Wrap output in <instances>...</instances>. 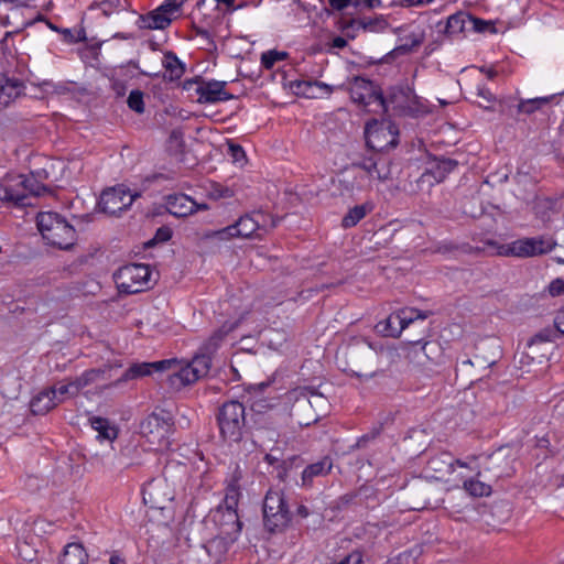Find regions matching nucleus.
Returning <instances> with one entry per match:
<instances>
[{
	"mask_svg": "<svg viewBox=\"0 0 564 564\" xmlns=\"http://www.w3.org/2000/svg\"><path fill=\"white\" fill-rule=\"evenodd\" d=\"M236 326V323H225L202 345L199 354L189 364L185 366L175 364V369L166 376L170 387L174 390H180L206 376L210 369V356L219 348L224 338Z\"/></svg>",
	"mask_w": 564,
	"mask_h": 564,
	"instance_id": "nucleus-1",
	"label": "nucleus"
},
{
	"mask_svg": "<svg viewBox=\"0 0 564 564\" xmlns=\"http://www.w3.org/2000/svg\"><path fill=\"white\" fill-rule=\"evenodd\" d=\"M383 348H375L366 340H355L340 347L336 354V365L345 373L359 379H369L376 375L379 357Z\"/></svg>",
	"mask_w": 564,
	"mask_h": 564,
	"instance_id": "nucleus-2",
	"label": "nucleus"
},
{
	"mask_svg": "<svg viewBox=\"0 0 564 564\" xmlns=\"http://www.w3.org/2000/svg\"><path fill=\"white\" fill-rule=\"evenodd\" d=\"M241 478L242 471L239 467H236L227 484L223 503L210 513L212 520L219 528L220 533L229 540L236 539L242 527L237 512L241 496L239 485Z\"/></svg>",
	"mask_w": 564,
	"mask_h": 564,
	"instance_id": "nucleus-3",
	"label": "nucleus"
},
{
	"mask_svg": "<svg viewBox=\"0 0 564 564\" xmlns=\"http://www.w3.org/2000/svg\"><path fill=\"white\" fill-rule=\"evenodd\" d=\"M291 405V416L302 426L317 422L328 412L327 398L310 387L293 389L288 394Z\"/></svg>",
	"mask_w": 564,
	"mask_h": 564,
	"instance_id": "nucleus-4",
	"label": "nucleus"
},
{
	"mask_svg": "<svg viewBox=\"0 0 564 564\" xmlns=\"http://www.w3.org/2000/svg\"><path fill=\"white\" fill-rule=\"evenodd\" d=\"M365 171L369 177L384 182L391 178V160L383 153H372L370 156L364 158L361 161L354 162L351 169L347 171L340 180V185L351 192L355 188L360 191L362 185L357 181L355 170Z\"/></svg>",
	"mask_w": 564,
	"mask_h": 564,
	"instance_id": "nucleus-5",
	"label": "nucleus"
},
{
	"mask_svg": "<svg viewBox=\"0 0 564 564\" xmlns=\"http://www.w3.org/2000/svg\"><path fill=\"white\" fill-rule=\"evenodd\" d=\"M36 224L47 243L61 249H68L74 245L76 231L59 214L40 213L36 217Z\"/></svg>",
	"mask_w": 564,
	"mask_h": 564,
	"instance_id": "nucleus-6",
	"label": "nucleus"
},
{
	"mask_svg": "<svg viewBox=\"0 0 564 564\" xmlns=\"http://www.w3.org/2000/svg\"><path fill=\"white\" fill-rule=\"evenodd\" d=\"M217 422L220 435L228 442L237 443L242 438L246 425V411L238 401L226 402L219 409Z\"/></svg>",
	"mask_w": 564,
	"mask_h": 564,
	"instance_id": "nucleus-7",
	"label": "nucleus"
},
{
	"mask_svg": "<svg viewBox=\"0 0 564 564\" xmlns=\"http://www.w3.org/2000/svg\"><path fill=\"white\" fill-rule=\"evenodd\" d=\"M354 102L362 106L369 112H386V100L381 90L371 82L362 77H355L347 84Z\"/></svg>",
	"mask_w": 564,
	"mask_h": 564,
	"instance_id": "nucleus-8",
	"label": "nucleus"
},
{
	"mask_svg": "<svg viewBox=\"0 0 564 564\" xmlns=\"http://www.w3.org/2000/svg\"><path fill=\"white\" fill-rule=\"evenodd\" d=\"M173 417L169 412H153L140 426L141 434L151 445L156 446L158 451L166 449L170 445L169 437L173 430Z\"/></svg>",
	"mask_w": 564,
	"mask_h": 564,
	"instance_id": "nucleus-9",
	"label": "nucleus"
},
{
	"mask_svg": "<svg viewBox=\"0 0 564 564\" xmlns=\"http://www.w3.org/2000/svg\"><path fill=\"white\" fill-rule=\"evenodd\" d=\"M264 525L270 532L283 530L291 520L285 497L282 491L270 489L263 501Z\"/></svg>",
	"mask_w": 564,
	"mask_h": 564,
	"instance_id": "nucleus-10",
	"label": "nucleus"
},
{
	"mask_svg": "<svg viewBox=\"0 0 564 564\" xmlns=\"http://www.w3.org/2000/svg\"><path fill=\"white\" fill-rule=\"evenodd\" d=\"M115 280L120 292L134 294L150 288L151 270L148 264L130 263L115 273Z\"/></svg>",
	"mask_w": 564,
	"mask_h": 564,
	"instance_id": "nucleus-11",
	"label": "nucleus"
},
{
	"mask_svg": "<svg viewBox=\"0 0 564 564\" xmlns=\"http://www.w3.org/2000/svg\"><path fill=\"white\" fill-rule=\"evenodd\" d=\"M46 187L33 176L19 175L10 184H0V200L13 202L15 205H30L29 196H40Z\"/></svg>",
	"mask_w": 564,
	"mask_h": 564,
	"instance_id": "nucleus-12",
	"label": "nucleus"
},
{
	"mask_svg": "<svg viewBox=\"0 0 564 564\" xmlns=\"http://www.w3.org/2000/svg\"><path fill=\"white\" fill-rule=\"evenodd\" d=\"M556 242L551 237L540 236L534 238H523L509 245L500 246L498 254L514 257H535L554 249Z\"/></svg>",
	"mask_w": 564,
	"mask_h": 564,
	"instance_id": "nucleus-13",
	"label": "nucleus"
},
{
	"mask_svg": "<svg viewBox=\"0 0 564 564\" xmlns=\"http://www.w3.org/2000/svg\"><path fill=\"white\" fill-rule=\"evenodd\" d=\"M183 0H165L159 8L140 14L137 25L145 30H164L172 22V15L182 7Z\"/></svg>",
	"mask_w": 564,
	"mask_h": 564,
	"instance_id": "nucleus-14",
	"label": "nucleus"
},
{
	"mask_svg": "<svg viewBox=\"0 0 564 564\" xmlns=\"http://www.w3.org/2000/svg\"><path fill=\"white\" fill-rule=\"evenodd\" d=\"M138 196V193L132 194L123 185H119L104 191L98 205L104 213L115 216L130 207Z\"/></svg>",
	"mask_w": 564,
	"mask_h": 564,
	"instance_id": "nucleus-15",
	"label": "nucleus"
},
{
	"mask_svg": "<svg viewBox=\"0 0 564 564\" xmlns=\"http://www.w3.org/2000/svg\"><path fill=\"white\" fill-rule=\"evenodd\" d=\"M278 220L272 216L258 212L241 216L232 225L236 229L235 232L238 238L248 239L253 236L260 237V234H258V231H267L268 227L274 228Z\"/></svg>",
	"mask_w": 564,
	"mask_h": 564,
	"instance_id": "nucleus-16",
	"label": "nucleus"
},
{
	"mask_svg": "<svg viewBox=\"0 0 564 564\" xmlns=\"http://www.w3.org/2000/svg\"><path fill=\"white\" fill-rule=\"evenodd\" d=\"M366 143L373 153H383V151L392 149L397 145V132L393 130L391 124H367L366 130Z\"/></svg>",
	"mask_w": 564,
	"mask_h": 564,
	"instance_id": "nucleus-17",
	"label": "nucleus"
},
{
	"mask_svg": "<svg viewBox=\"0 0 564 564\" xmlns=\"http://www.w3.org/2000/svg\"><path fill=\"white\" fill-rule=\"evenodd\" d=\"M142 495L145 505L163 510L174 499V489L166 479L158 478L143 487Z\"/></svg>",
	"mask_w": 564,
	"mask_h": 564,
	"instance_id": "nucleus-18",
	"label": "nucleus"
},
{
	"mask_svg": "<svg viewBox=\"0 0 564 564\" xmlns=\"http://www.w3.org/2000/svg\"><path fill=\"white\" fill-rule=\"evenodd\" d=\"M558 333L560 332L556 328H544L540 330L528 344L527 351H523L518 356L519 362L530 365L538 359V362L541 364L546 356L545 354H542L536 357V355L542 350L540 346L542 344L554 341L558 337Z\"/></svg>",
	"mask_w": 564,
	"mask_h": 564,
	"instance_id": "nucleus-19",
	"label": "nucleus"
},
{
	"mask_svg": "<svg viewBox=\"0 0 564 564\" xmlns=\"http://www.w3.org/2000/svg\"><path fill=\"white\" fill-rule=\"evenodd\" d=\"M227 83L218 80L202 82L196 87L198 101L203 104H214L232 98V95L225 90Z\"/></svg>",
	"mask_w": 564,
	"mask_h": 564,
	"instance_id": "nucleus-20",
	"label": "nucleus"
},
{
	"mask_svg": "<svg viewBox=\"0 0 564 564\" xmlns=\"http://www.w3.org/2000/svg\"><path fill=\"white\" fill-rule=\"evenodd\" d=\"M454 464L460 467H468V464L459 459H454L449 454L442 453L432 457L426 466L430 476L436 480H444L446 476L453 473Z\"/></svg>",
	"mask_w": 564,
	"mask_h": 564,
	"instance_id": "nucleus-21",
	"label": "nucleus"
},
{
	"mask_svg": "<svg viewBox=\"0 0 564 564\" xmlns=\"http://www.w3.org/2000/svg\"><path fill=\"white\" fill-rule=\"evenodd\" d=\"M456 165L457 162L451 159L436 160L434 164L420 176L417 184L433 186L435 183H441Z\"/></svg>",
	"mask_w": 564,
	"mask_h": 564,
	"instance_id": "nucleus-22",
	"label": "nucleus"
},
{
	"mask_svg": "<svg viewBox=\"0 0 564 564\" xmlns=\"http://www.w3.org/2000/svg\"><path fill=\"white\" fill-rule=\"evenodd\" d=\"M410 344L412 345L410 355L421 366L425 364L424 360L437 364L443 358V348L435 340L425 341L421 346L420 340L410 341Z\"/></svg>",
	"mask_w": 564,
	"mask_h": 564,
	"instance_id": "nucleus-23",
	"label": "nucleus"
},
{
	"mask_svg": "<svg viewBox=\"0 0 564 564\" xmlns=\"http://www.w3.org/2000/svg\"><path fill=\"white\" fill-rule=\"evenodd\" d=\"M206 205L196 204L189 196L185 194H174L166 197V209L176 217H186L197 209H206Z\"/></svg>",
	"mask_w": 564,
	"mask_h": 564,
	"instance_id": "nucleus-24",
	"label": "nucleus"
},
{
	"mask_svg": "<svg viewBox=\"0 0 564 564\" xmlns=\"http://www.w3.org/2000/svg\"><path fill=\"white\" fill-rule=\"evenodd\" d=\"M532 209L536 219L547 224L561 212L562 202L560 198L536 196Z\"/></svg>",
	"mask_w": 564,
	"mask_h": 564,
	"instance_id": "nucleus-25",
	"label": "nucleus"
},
{
	"mask_svg": "<svg viewBox=\"0 0 564 564\" xmlns=\"http://www.w3.org/2000/svg\"><path fill=\"white\" fill-rule=\"evenodd\" d=\"M23 83L17 78L0 76V110L23 94Z\"/></svg>",
	"mask_w": 564,
	"mask_h": 564,
	"instance_id": "nucleus-26",
	"label": "nucleus"
},
{
	"mask_svg": "<svg viewBox=\"0 0 564 564\" xmlns=\"http://www.w3.org/2000/svg\"><path fill=\"white\" fill-rule=\"evenodd\" d=\"M175 364L176 362H173V366H175ZM165 366L171 367L172 361L164 360V361H159V362L134 364L129 369H127L124 371V373L117 381V383L137 379V378H141L144 376H149L152 373L153 370H162L165 368ZM174 369H175V367H173V369L169 373H171Z\"/></svg>",
	"mask_w": 564,
	"mask_h": 564,
	"instance_id": "nucleus-27",
	"label": "nucleus"
},
{
	"mask_svg": "<svg viewBox=\"0 0 564 564\" xmlns=\"http://www.w3.org/2000/svg\"><path fill=\"white\" fill-rule=\"evenodd\" d=\"M58 404L56 391L47 388L34 397L30 403L31 411L34 414H45Z\"/></svg>",
	"mask_w": 564,
	"mask_h": 564,
	"instance_id": "nucleus-28",
	"label": "nucleus"
},
{
	"mask_svg": "<svg viewBox=\"0 0 564 564\" xmlns=\"http://www.w3.org/2000/svg\"><path fill=\"white\" fill-rule=\"evenodd\" d=\"M474 17L466 12H457L447 19L445 33L453 36L468 32L469 26H475Z\"/></svg>",
	"mask_w": 564,
	"mask_h": 564,
	"instance_id": "nucleus-29",
	"label": "nucleus"
},
{
	"mask_svg": "<svg viewBox=\"0 0 564 564\" xmlns=\"http://www.w3.org/2000/svg\"><path fill=\"white\" fill-rule=\"evenodd\" d=\"M333 467L332 459L324 457L322 460L308 465L302 473L303 485H311L314 477L327 475Z\"/></svg>",
	"mask_w": 564,
	"mask_h": 564,
	"instance_id": "nucleus-30",
	"label": "nucleus"
},
{
	"mask_svg": "<svg viewBox=\"0 0 564 564\" xmlns=\"http://www.w3.org/2000/svg\"><path fill=\"white\" fill-rule=\"evenodd\" d=\"M379 333L384 336L390 337H399L403 329H405L404 324L401 322L399 313L391 314L388 318L382 322H379L376 326Z\"/></svg>",
	"mask_w": 564,
	"mask_h": 564,
	"instance_id": "nucleus-31",
	"label": "nucleus"
},
{
	"mask_svg": "<svg viewBox=\"0 0 564 564\" xmlns=\"http://www.w3.org/2000/svg\"><path fill=\"white\" fill-rule=\"evenodd\" d=\"M88 555L79 543H69L65 546L61 564H87Z\"/></svg>",
	"mask_w": 564,
	"mask_h": 564,
	"instance_id": "nucleus-32",
	"label": "nucleus"
},
{
	"mask_svg": "<svg viewBox=\"0 0 564 564\" xmlns=\"http://www.w3.org/2000/svg\"><path fill=\"white\" fill-rule=\"evenodd\" d=\"M91 427L98 433V437L107 441H113L118 436V430L109 420L93 416L90 420Z\"/></svg>",
	"mask_w": 564,
	"mask_h": 564,
	"instance_id": "nucleus-33",
	"label": "nucleus"
},
{
	"mask_svg": "<svg viewBox=\"0 0 564 564\" xmlns=\"http://www.w3.org/2000/svg\"><path fill=\"white\" fill-rule=\"evenodd\" d=\"M425 40V34L423 31L412 32L410 35L405 37V42L399 46H397L391 54L393 56L410 54L415 51Z\"/></svg>",
	"mask_w": 564,
	"mask_h": 564,
	"instance_id": "nucleus-34",
	"label": "nucleus"
},
{
	"mask_svg": "<svg viewBox=\"0 0 564 564\" xmlns=\"http://www.w3.org/2000/svg\"><path fill=\"white\" fill-rule=\"evenodd\" d=\"M226 540H228V538L217 536L209 540L204 545L206 553L213 558L215 564L219 563L227 552Z\"/></svg>",
	"mask_w": 564,
	"mask_h": 564,
	"instance_id": "nucleus-35",
	"label": "nucleus"
},
{
	"mask_svg": "<svg viewBox=\"0 0 564 564\" xmlns=\"http://www.w3.org/2000/svg\"><path fill=\"white\" fill-rule=\"evenodd\" d=\"M555 96L556 95L554 94L546 97L521 99L517 106V110L519 113L532 115L539 109H541L543 106L550 104Z\"/></svg>",
	"mask_w": 564,
	"mask_h": 564,
	"instance_id": "nucleus-36",
	"label": "nucleus"
},
{
	"mask_svg": "<svg viewBox=\"0 0 564 564\" xmlns=\"http://www.w3.org/2000/svg\"><path fill=\"white\" fill-rule=\"evenodd\" d=\"M163 65L166 69L170 80L180 79L184 74V66L181 61L173 54L166 53L164 55Z\"/></svg>",
	"mask_w": 564,
	"mask_h": 564,
	"instance_id": "nucleus-37",
	"label": "nucleus"
},
{
	"mask_svg": "<svg viewBox=\"0 0 564 564\" xmlns=\"http://www.w3.org/2000/svg\"><path fill=\"white\" fill-rule=\"evenodd\" d=\"M52 388L53 391H56L58 403L65 401L68 398H74L79 393L73 379H65Z\"/></svg>",
	"mask_w": 564,
	"mask_h": 564,
	"instance_id": "nucleus-38",
	"label": "nucleus"
},
{
	"mask_svg": "<svg viewBox=\"0 0 564 564\" xmlns=\"http://www.w3.org/2000/svg\"><path fill=\"white\" fill-rule=\"evenodd\" d=\"M105 372V369H89L82 373L79 377L74 378L73 380L77 387L78 392H80L84 388L97 382L101 377H104Z\"/></svg>",
	"mask_w": 564,
	"mask_h": 564,
	"instance_id": "nucleus-39",
	"label": "nucleus"
},
{
	"mask_svg": "<svg viewBox=\"0 0 564 564\" xmlns=\"http://www.w3.org/2000/svg\"><path fill=\"white\" fill-rule=\"evenodd\" d=\"M502 463L507 464L506 459H502L500 454L492 455L488 458V464L484 467V470L485 473L492 474L496 478L510 476L511 473L502 466Z\"/></svg>",
	"mask_w": 564,
	"mask_h": 564,
	"instance_id": "nucleus-40",
	"label": "nucleus"
},
{
	"mask_svg": "<svg viewBox=\"0 0 564 564\" xmlns=\"http://www.w3.org/2000/svg\"><path fill=\"white\" fill-rule=\"evenodd\" d=\"M464 489L474 497H486L491 494V486L489 484L474 478L464 481Z\"/></svg>",
	"mask_w": 564,
	"mask_h": 564,
	"instance_id": "nucleus-41",
	"label": "nucleus"
},
{
	"mask_svg": "<svg viewBox=\"0 0 564 564\" xmlns=\"http://www.w3.org/2000/svg\"><path fill=\"white\" fill-rule=\"evenodd\" d=\"M398 313L405 328L419 319H421L422 322L425 321L431 314L430 312H421L416 308L408 307L398 311Z\"/></svg>",
	"mask_w": 564,
	"mask_h": 564,
	"instance_id": "nucleus-42",
	"label": "nucleus"
},
{
	"mask_svg": "<svg viewBox=\"0 0 564 564\" xmlns=\"http://www.w3.org/2000/svg\"><path fill=\"white\" fill-rule=\"evenodd\" d=\"M367 214L365 205H358L351 208L343 218L341 225L345 228H350L357 225Z\"/></svg>",
	"mask_w": 564,
	"mask_h": 564,
	"instance_id": "nucleus-43",
	"label": "nucleus"
},
{
	"mask_svg": "<svg viewBox=\"0 0 564 564\" xmlns=\"http://www.w3.org/2000/svg\"><path fill=\"white\" fill-rule=\"evenodd\" d=\"M476 95L479 98V100L476 101L479 107L486 110L494 109L496 97L494 96V94H491V91L488 88L477 87Z\"/></svg>",
	"mask_w": 564,
	"mask_h": 564,
	"instance_id": "nucleus-44",
	"label": "nucleus"
},
{
	"mask_svg": "<svg viewBox=\"0 0 564 564\" xmlns=\"http://www.w3.org/2000/svg\"><path fill=\"white\" fill-rule=\"evenodd\" d=\"M235 231H236V229H235L234 225H230V226H227L219 230L207 231L205 234V237L208 239H218L221 241H228L234 238H238Z\"/></svg>",
	"mask_w": 564,
	"mask_h": 564,
	"instance_id": "nucleus-45",
	"label": "nucleus"
},
{
	"mask_svg": "<svg viewBox=\"0 0 564 564\" xmlns=\"http://www.w3.org/2000/svg\"><path fill=\"white\" fill-rule=\"evenodd\" d=\"M143 96L144 95L141 90H139V89L132 90L127 100L129 108L138 113H143V111H144Z\"/></svg>",
	"mask_w": 564,
	"mask_h": 564,
	"instance_id": "nucleus-46",
	"label": "nucleus"
},
{
	"mask_svg": "<svg viewBox=\"0 0 564 564\" xmlns=\"http://www.w3.org/2000/svg\"><path fill=\"white\" fill-rule=\"evenodd\" d=\"M286 57L285 52L278 51H269L262 54L261 63L267 68L270 69L278 61H282Z\"/></svg>",
	"mask_w": 564,
	"mask_h": 564,
	"instance_id": "nucleus-47",
	"label": "nucleus"
},
{
	"mask_svg": "<svg viewBox=\"0 0 564 564\" xmlns=\"http://www.w3.org/2000/svg\"><path fill=\"white\" fill-rule=\"evenodd\" d=\"M362 555L359 551H352L344 556L334 557L332 564H361Z\"/></svg>",
	"mask_w": 564,
	"mask_h": 564,
	"instance_id": "nucleus-48",
	"label": "nucleus"
},
{
	"mask_svg": "<svg viewBox=\"0 0 564 564\" xmlns=\"http://www.w3.org/2000/svg\"><path fill=\"white\" fill-rule=\"evenodd\" d=\"M496 362H497V354L489 358H485L479 355H476L474 357V359H468L465 361V364L476 365L478 367H484V368H489V367L494 366Z\"/></svg>",
	"mask_w": 564,
	"mask_h": 564,
	"instance_id": "nucleus-49",
	"label": "nucleus"
},
{
	"mask_svg": "<svg viewBox=\"0 0 564 564\" xmlns=\"http://www.w3.org/2000/svg\"><path fill=\"white\" fill-rule=\"evenodd\" d=\"M474 21L476 22L475 23L476 25L469 26V31H475V32H480V33L485 32V31H490V32L496 31L495 26L489 21H485V20L475 18V17H474Z\"/></svg>",
	"mask_w": 564,
	"mask_h": 564,
	"instance_id": "nucleus-50",
	"label": "nucleus"
},
{
	"mask_svg": "<svg viewBox=\"0 0 564 564\" xmlns=\"http://www.w3.org/2000/svg\"><path fill=\"white\" fill-rule=\"evenodd\" d=\"M547 291L551 296H558V295L564 294V280L563 279L553 280L549 284Z\"/></svg>",
	"mask_w": 564,
	"mask_h": 564,
	"instance_id": "nucleus-51",
	"label": "nucleus"
},
{
	"mask_svg": "<svg viewBox=\"0 0 564 564\" xmlns=\"http://www.w3.org/2000/svg\"><path fill=\"white\" fill-rule=\"evenodd\" d=\"M228 152L235 162H239L245 159V151L239 144L229 143Z\"/></svg>",
	"mask_w": 564,
	"mask_h": 564,
	"instance_id": "nucleus-52",
	"label": "nucleus"
},
{
	"mask_svg": "<svg viewBox=\"0 0 564 564\" xmlns=\"http://www.w3.org/2000/svg\"><path fill=\"white\" fill-rule=\"evenodd\" d=\"M172 237V229L170 227H160L156 232H155V236L153 238V240H155L156 242H165V241H169Z\"/></svg>",
	"mask_w": 564,
	"mask_h": 564,
	"instance_id": "nucleus-53",
	"label": "nucleus"
},
{
	"mask_svg": "<svg viewBox=\"0 0 564 564\" xmlns=\"http://www.w3.org/2000/svg\"><path fill=\"white\" fill-rule=\"evenodd\" d=\"M210 195L214 198H229L234 196V192L228 187H221L220 185H217L213 188Z\"/></svg>",
	"mask_w": 564,
	"mask_h": 564,
	"instance_id": "nucleus-54",
	"label": "nucleus"
},
{
	"mask_svg": "<svg viewBox=\"0 0 564 564\" xmlns=\"http://www.w3.org/2000/svg\"><path fill=\"white\" fill-rule=\"evenodd\" d=\"M356 0H328L329 6L336 10L341 11L347 8L350 3L355 6Z\"/></svg>",
	"mask_w": 564,
	"mask_h": 564,
	"instance_id": "nucleus-55",
	"label": "nucleus"
},
{
	"mask_svg": "<svg viewBox=\"0 0 564 564\" xmlns=\"http://www.w3.org/2000/svg\"><path fill=\"white\" fill-rule=\"evenodd\" d=\"M554 325L560 334L564 335V307L557 312Z\"/></svg>",
	"mask_w": 564,
	"mask_h": 564,
	"instance_id": "nucleus-56",
	"label": "nucleus"
},
{
	"mask_svg": "<svg viewBox=\"0 0 564 564\" xmlns=\"http://www.w3.org/2000/svg\"><path fill=\"white\" fill-rule=\"evenodd\" d=\"M101 3L105 6L102 9L104 13L109 15L111 11L120 4V0H102Z\"/></svg>",
	"mask_w": 564,
	"mask_h": 564,
	"instance_id": "nucleus-57",
	"label": "nucleus"
},
{
	"mask_svg": "<svg viewBox=\"0 0 564 564\" xmlns=\"http://www.w3.org/2000/svg\"><path fill=\"white\" fill-rule=\"evenodd\" d=\"M380 3H381L380 0H356L355 7H359V6L364 4L365 7L372 9V8L380 6Z\"/></svg>",
	"mask_w": 564,
	"mask_h": 564,
	"instance_id": "nucleus-58",
	"label": "nucleus"
},
{
	"mask_svg": "<svg viewBox=\"0 0 564 564\" xmlns=\"http://www.w3.org/2000/svg\"><path fill=\"white\" fill-rule=\"evenodd\" d=\"M433 0H400V3L404 7L421 6L431 3Z\"/></svg>",
	"mask_w": 564,
	"mask_h": 564,
	"instance_id": "nucleus-59",
	"label": "nucleus"
},
{
	"mask_svg": "<svg viewBox=\"0 0 564 564\" xmlns=\"http://www.w3.org/2000/svg\"><path fill=\"white\" fill-rule=\"evenodd\" d=\"M347 45L346 39L343 36H336L333 39L330 46L334 48H344Z\"/></svg>",
	"mask_w": 564,
	"mask_h": 564,
	"instance_id": "nucleus-60",
	"label": "nucleus"
},
{
	"mask_svg": "<svg viewBox=\"0 0 564 564\" xmlns=\"http://www.w3.org/2000/svg\"><path fill=\"white\" fill-rule=\"evenodd\" d=\"M456 247L452 243H442L437 247L436 251L440 252V253H448V252H452L453 250H455Z\"/></svg>",
	"mask_w": 564,
	"mask_h": 564,
	"instance_id": "nucleus-61",
	"label": "nucleus"
},
{
	"mask_svg": "<svg viewBox=\"0 0 564 564\" xmlns=\"http://www.w3.org/2000/svg\"><path fill=\"white\" fill-rule=\"evenodd\" d=\"M315 87L319 88V89H323L325 91V94H330L333 91V88L329 87L327 84H324V83H318L316 82L314 84Z\"/></svg>",
	"mask_w": 564,
	"mask_h": 564,
	"instance_id": "nucleus-62",
	"label": "nucleus"
},
{
	"mask_svg": "<svg viewBox=\"0 0 564 564\" xmlns=\"http://www.w3.org/2000/svg\"><path fill=\"white\" fill-rule=\"evenodd\" d=\"M296 513L301 517V518H306L308 516V509L303 506V505H300L296 509Z\"/></svg>",
	"mask_w": 564,
	"mask_h": 564,
	"instance_id": "nucleus-63",
	"label": "nucleus"
},
{
	"mask_svg": "<svg viewBox=\"0 0 564 564\" xmlns=\"http://www.w3.org/2000/svg\"><path fill=\"white\" fill-rule=\"evenodd\" d=\"M109 564H126L124 561L119 557L118 555H112L110 557V563Z\"/></svg>",
	"mask_w": 564,
	"mask_h": 564,
	"instance_id": "nucleus-64",
	"label": "nucleus"
}]
</instances>
